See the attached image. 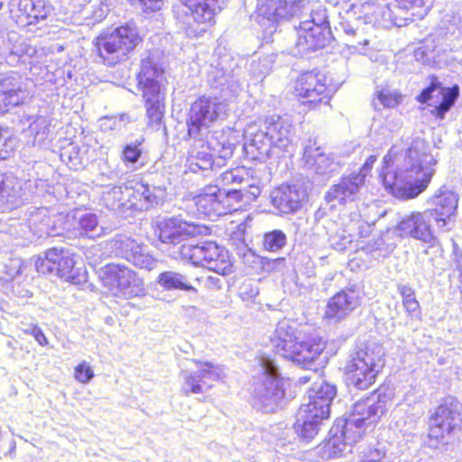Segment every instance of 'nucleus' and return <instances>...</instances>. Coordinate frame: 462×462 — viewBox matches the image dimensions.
Wrapping results in <instances>:
<instances>
[{
  "instance_id": "obj_56",
  "label": "nucleus",
  "mask_w": 462,
  "mask_h": 462,
  "mask_svg": "<svg viewBox=\"0 0 462 462\" xmlns=\"http://www.w3.org/2000/svg\"><path fill=\"white\" fill-rule=\"evenodd\" d=\"M344 32L349 35H355L356 33V30L349 24L343 25Z\"/></svg>"
},
{
  "instance_id": "obj_57",
  "label": "nucleus",
  "mask_w": 462,
  "mask_h": 462,
  "mask_svg": "<svg viewBox=\"0 0 462 462\" xmlns=\"http://www.w3.org/2000/svg\"><path fill=\"white\" fill-rule=\"evenodd\" d=\"M366 45L368 44V41L367 40H364L363 42H356V44L355 42H353L352 44H348L349 47H353V48H357V45Z\"/></svg>"
},
{
  "instance_id": "obj_27",
  "label": "nucleus",
  "mask_w": 462,
  "mask_h": 462,
  "mask_svg": "<svg viewBox=\"0 0 462 462\" xmlns=\"http://www.w3.org/2000/svg\"><path fill=\"white\" fill-rule=\"evenodd\" d=\"M328 418L300 404L296 414L293 430L300 440L311 441L319 433L321 423Z\"/></svg>"
},
{
  "instance_id": "obj_60",
  "label": "nucleus",
  "mask_w": 462,
  "mask_h": 462,
  "mask_svg": "<svg viewBox=\"0 0 462 462\" xmlns=\"http://www.w3.org/2000/svg\"><path fill=\"white\" fill-rule=\"evenodd\" d=\"M374 106L375 107V109H378L377 103L374 102Z\"/></svg>"
},
{
  "instance_id": "obj_24",
  "label": "nucleus",
  "mask_w": 462,
  "mask_h": 462,
  "mask_svg": "<svg viewBox=\"0 0 462 462\" xmlns=\"http://www.w3.org/2000/svg\"><path fill=\"white\" fill-rule=\"evenodd\" d=\"M303 161L308 170L320 176L329 177L341 167L333 153H327L312 140L304 146Z\"/></svg>"
},
{
  "instance_id": "obj_17",
  "label": "nucleus",
  "mask_w": 462,
  "mask_h": 462,
  "mask_svg": "<svg viewBox=\"0 0 462 462\" xmlns=\"http://www.w3.org/2000/svg\"><path fill=\"white\" fill-rule=\"evenodd\" d=\"M154 236L162 243L179 244L189 236L202 233L203 226L188 222L180 217H158L152 223Z\"/></svg>"
},
{
  "instance_id": "obj_41",
  "label": "nucleus",
  "mask_w": 462,
  "mask_h": 462,
  "mask_svg": "<svg viewBox=\"0 0 462 462\" xmlns=\"http://www.w3.org/2000/svg\"><path fill=\"white\" fill-rule=\"evenodd\" d=\"M165 196L166 191L164 189L161 187H152V189H151L146 184V204H149V206L152 207L160 204L163 201ZM147 208L148 205H146V208Z\"/></svg>"
},
{
  "instance_id": "obj_31",
  "label": "nucleus",
  "mask_w": 462,
  "mask_h": 462,
  "mask_svg": "<svg viewBox=\"0 0 462 462\" xmlns=\"http://www.w3.org/2000/svg\"><path fill=\"white\" fill-rule=\"evenodd\" d=\"M188 171L200 174L205 178H211L217 169L215 164L214 154L206 150L193 151L187 159Z\"/></svg>"
},
{
  "instance_id": "obj_43",
  "label": "nucleus",
  "mask_w": 462,
  "mask_h": 462,
  "mask_svg": "<svg viewBox=\"0 0 462 462\" xmlns=\"http://www.w3.org/2000/svg\"><path fill=\"white\" fill-rule=\"evenodd\" d=\"M14 145L10 136L4 133L0 126V160H5L14 152Z\"/></svg>"
},
{
  "instance_id": "obj_28",
  "label": "nucleus",
  "mask_w": 462,
  "mask_h": 462,
  "mask_svg": "<svg viewBox=\"0 0 462 462\" xmlns=\"http://www.w3.org/2000/svg\"><path fill=\"white\" fill-rule=\"evenodd\" d=\"M364 183L362 175L352 173L348 176H343L337 184L329 189L326 199L330 203L346 204L353 202L357 199Z\"/></svg>"
},
{
  "instance_id": "obj_25",
  "label": "nucleus",
  "mask_w": 462,
  "mask_h": 462,
  "mask_svg": "<svg viewBox=\"0 0 462 462\" xmlns=\"http://www.w3.org/2000/svg\"><path fill=\"white\" fill-rule=\"evenodd\" d=\"M359 304V291L354 287L346 288L328 300L324 319L329 323H338L345 319Z\"/></svg>"
},
{
  "instance_id": "obj_38",
  "label": "nucleus",
  "mask_w": 462,
  "mask_h": 462,
  "mask_svg": "<svg viewBox=\"0 0 462 462\" xmlns=\"http://www.w3.org/2000/svg\"><path fill=\"white\" fill-rule=\"evenodd\" d=\"M212 77L215 84V88H224L225 87L229 88L233 86L235 82L234 79V70L225 69L223 67L216 68L212 71Z\"/></svg>"
},
{
  "instance_id": "obj_44",
  "label": "nucleus",
  "mask_w": 462,
  "mask_h": 462,
  "mask_svg": "<svg viewBox=\"0 0 462 462\" xmlns=\"http://www.w3.org/2000/svg\"><path fill=\"white\" fill-rule=\"evenodd\" d=\"M165 6V0H146V16L148 14L155 13V23L160 27L162 24V17L161 11Z\"/></svg>"
},
{
  "instance_id": "obj_3",
  "label": "nucleus",
  "mask_w": 462,
  "mask_h": 462,
  "mask_svg": "<svg viewBox=\"0 0 462 462\" xmlns=\"http://www.w3.org/2000/svg\"><path fill=\"white\" fill-rule=\"evenodd\" d=\"M293 125L288 117L267 116L261 125L246 126L244 134V152L252 161L265 162L276 152L287 151L291 144Z\"/></svg>"
},
{
  "instance_id": "obj_5",
  "label": "nucleus",
  "mask_w": 462,
  "mask_h": 462,
  "mask_svg": "<svg viewBox=\"0 0 462 462\" xmlns=\"http://www.w3.org/2000/svg\"><path fill=\"white\" fill-rule=\"evenodd\" d=\"M384 349L375 342H357L349 352L344 367L348 383L365 390L384 366Z\"/></svg>"
},
{
  "instance_id": "obj_54",
  "label": "nucleus",
  "mask_w": 462,
  "mask_h": 462,
  "mask_svg": "<svg viewBox=\"0 0 462 462\" xmlns=\"http://www.w3.org/2000/svg\"><path fill=\"white\" fill-rule=\"evenodd\" d=\"M8 196L5 174L0 173V203Z\"/></svg>"
},
{
  "instance_id": "obj_35",
  "label": "nucleus",
  "mask_w": 462,
  "mask_h": 462,
  "mask_svg": "<svg viewBox=\"0 0 462 462\" xmlns=\"http://www.w3.org/2000/svg\"><path fill=\"white\" fill-rule=\"evenodd\" d=\"M287 243V236L282 230L267 232L263 236V247L270 252L281 250Z\"/></svg>"
},
{
  "instance_id": "obj_58",
  "label": "nucleus",
  "mask_w": 462,
  "mask_h": 462,
  "mask_svg": "<svg viewBox=\"0 0 462 462\" xmlns=\"http://www.w3.org/2000/svg\"><path fill=\"white\" fill-rule=\"evenodd\" d=\"M310 381V378L308 376H301L299 378V383H307Z\"/></svg>"
},
{
  "instance_id": "obj_21",
  "label": "nucleus",
  "mask_w": 462,
  "mask_h": 462,
  "mask_svg": "<svg viewBox=\"0 0 462 462\" xmlns=\"http://www.w3.org/2000/svg\"><path fill=\"white\" fill-rule=\"evenodd\" d=\"M458 95V88H442L436 79L431 81L430 85L424 88L417 97V101L421 104L428 103L432 106L431 114L437 119L443 120L446 113L453 106Z\"/></svg>"
},
{
  "instance_id": "obj_32",
  "label": "nucleus",
  "mask_w": 462,
  "mask_h": 462,
  "mask_svg": "<svg viewBox=\"0 0 462 462\" xmlns=\"http://www.w3.org/2000/svg\"><path fill=\"white\" fill-rule=\"evenodd\" d=\"M195 204L198 210L202 214L208 216L226 215L217 186L208 187L204 193L195 198Z\"/></svg>"
},
{
  "instance_id": "obj_22",
  "label": "nucleus",
  "mask_w": 462,
  "mask_h": 462,
  "mask_svg": "<svg viewBox=\"0 0 462 462\" xmlns=\"http://www.w3.org/2000/svg\"><path fill=\"white\" fill-rule=\"evenodd\" d=\"M458 203L457 195L448 189H440L430 199V207L426 210L442 232L451 229L449 221L455 214Z\"/></svg>"
},
{
  "instance_id": "obj_20",
  "label": "nucleus",
  "mask_w": 462,
  "mask_h": 462,
  "mask_svg": "<svg viewBox=\"0 0 462 462\" xmlns=\"http://www.w3.org/2000/svg\"><path fill=\"white\" fill-rule=\"evenodd\" d=\"M50 8L45 0H11L9 3L10 19L19 28H25L45 20Z\"/></svg>"
},
{
  "instance_id": "obj_30",
  "label": "nucleus",
  "mask_w": 462,
  "mask_h": 462,
  "mask_svg": "<svg viewBox=\"0 0 462 462\" xmlns=\"http://www.w3.org/2000/svg\"><path fill=\"white\" fill-rule=\"evenodd\" d=\"M23 88L9 76H0V116L23 103Z\"/></svg>"
},
{
  "instance_id": "obj_49",
  "label": "nucleus",
  "mask_w": 462,
  "mask_h": 462,
  "mask_svg": "<svg viewBox=\"0 0 462 462\" xmlns=\"http://www.w3.org/2000/svg\"><path fill=\"white\" fill-rule=\"evenodd\" d=\"M141 155L140 150L134 145H127L125 147L123 152L124 161L129 162H134L138 160Z\"/></svg>"
},
{
  "instance_id": "obj_11",
  "label": "nucleus",
  "mask_w": 462,
  "mask_h": 462,
  "mask_svg": "<svg viewBox=\"0 0 462 462\" xmlns=\"http://www.w3.org/2000/svg\"><path fill=\"white\" fill-rule=\"evenodd\" d=\"M180 254L192 264L208 268L218 274L226 275L232 270L228 252L215 242L183 245Z\"/></svg>"
},
{
  "instance_id": "obj_33",
  "label": "nucleus",
  "mask_w": 462,
  "mask_h": 462,
  "mask_svg": "<svg viewBox=\"0 0 462 462\" xmlns=\"http://www.w3.org/2000/svg\"><path fill=\"white\" fill-rule=\"evenodd\" d=\"M156 282L169 291L180 290L194 293L198 292V290L189 283L188 278L180 273L173 271L162 272L158 275Z\"/></svg>"
},
{
  "instance_id": "obj_26",
  "label": "nucleus",
  "mask_w": 462,
  "mask_h": 462,
  "mask_svg": "<svg viewBox=\"0 0 462 462\" xmlns=\"http://www.w3.org/2000/svg\"><path fill=\"white\" fill-rule=\"evenodd\" d=\"M426 210L423 212H413L399 223L398 230L402 236H410L424 243H434L435 236L430 227L432 217Z\"/></svg>"
},
{
  "instance_id": "obj_6",
  "label": "nucleus",
  "mask_w": 462,
  "mask_h": 462,
  "mask_svg": "<svg viewBox=\"0 0 462 462\" xmlns=\"http://www.w3.org/2000/svg\"><path fill=\"white\" fill-rule=\"evenodd\" d=\"M142 37L135 26L125 23L111 32H100L93 41L97 56L108 67L125 61L142 42Z\"/></svg>"
},
{
  "instance_id": "obj_7",
  "label": "nucleus",
  "mask_w": 462,
  "mask_h": 462,
  "mask_svg": "<svg viewBox=\"0 0 462 462\" xmlns=\"http://www.w3.org/2000/svg\"><path fill=\"white\" fill-rule=\"evenodd\" d=\"M165 57L163 51L156 50L146 59V115L149 125L155 130L162 126L164 105L162 88L166 83Z\"/></svg>"
},
{
  "instance_id": "obj_4",
  "label": "nucleus",
  "mask_w": 462,
  "mask_h": 462,
  "mask_svg": "<svg viewBox=\"0 0 462 462\" xmlns=\"http://www.w3.org/2000/svg\"><path fill=\"white\" fill-rule=\"evenodd\" d=\"M271 341L276 354L303 365L314 362L326 348V341L319 337L301 338L288 319L277 323Z\"/></svg>"
},
{
  "instance_id": "obj_59",
  "label": "nucleus",
  "mask_w": 462,
  "mask_h": 462,
  "mask_svg": "<svg viewBox=\"0 0 462 462\" xmlns=\"http://www.w3.org/2000/svg\"><path fill=\"white\" fill-rule=\"evenodd\" d=\"M145 264H146V269L148 270H152L153 267L152 266L151 263H150V259L148 258V255H146V262H145Z\"/></svg>"
},
{
  "instance_id": "obj_40",
  "label": "nucleus",
  "mask_w": 462,
  "mask_h": 462,
  "mask_svg": "<svg viewBox=\"0 0 462 462\" xmlns=\"http://www.w3.org/2000/svg\"><path fill=\"white\" fill-rule=\"evenodd\" d=\"M94 376L95 374L92 367L86 361L80 362L74 368V378L80 383H89Z\"/></svg>"
},
{
  "instance_id": "obj_14",
  "label": "nucleus",
  "mask_w": 462,
  "mask_h": 462,
  "mask_svg": "<svg viewBox=\"0 0 462 462\" xmlns=\"http://www.w3.org/2000/svg\"><path fill=\"white\" fill-rule=\"evenodd\" d=\"M222 106V103L216 97H202L196 100L191 105L187 122L189 135L194 139L201 138L219 116Z\"/></svg>"
},
{
  "instance_id": "obj_53",
  "label": "nucleus",
  "mask_w": 462,
  "mask_h": 462,
  "mask_svg": "<svg viewBox=\"0 0 462 462\" xmlns=\"http://www.w3.org/2000/svg\"><path fill=\"white\" fill-rule=\"evenodd\" d=\"M384 245V241L382 237L377 238L373 244L368 243L365 246H363V250L366 254H373L377 250H380L382 246Z\"/></svg>"
},
{
  "instance_id": "obj_29",
  "label": "nucleus",
  "mask_w": 462,
  "mask_h": 462,
  "mask_svg": "<svg viewBox=\"0 0 462 462\" xmlns=\"http://www.w3.org/2000/svg\"><path fill=\"white\" fill-rule=\"evenodd\" d=\"M337 394V388L334 384L321 382L316 383L304 397L301 405L310 408L315 412L327 418L330 413V403Z\"/></svg>"
},
{
  "instance_id": "obj_42",
  "label": "nucleus",
  "mask_w": 462,
  "mask_h": 462,
  "mask_svg": "<svg viewBox=\"0 0 462 462\" xmlns=\"http://www.w3.org/2000/svg\"><path fill=\"white\" fill-rule=\"evenodd\" d=\"M216 154L214 155L215 164L217 168H221L226 164V160L230 159L233 155V145L229 143H223L219 150H216Z\"/></svg>"
},
{
  "instance_id": "obj_1",
  "label": "nucleus",
  "mask_w": 462,
  "mask_h": 462,
  "mask_svg": "<svg viewBox=\"0 0 462 462\" xmlns=\"http://www.w3.org/2000/svg\"><path fill=\"white\" fill-rule=\"evenodd\" d=\"M437 160L430 153L425 140L414 139L406 150L403 162L397 171L383 167L380 178L385 189L394 197L410 199L418 197L429 186Z\"/></svg>"
},
{
  "instance_id": "obj_18",
  "label": "nucleus",
  "mask_w": 462,
  "mask_h": 462,
  "mask_svg": "<svg viewBox=\"0 0 462 462\" xmlns=\"http://www.w3.org/2000/svg\"><path fill=\"white\" fill-rule=\"evenodd\" d=\"M226 2L227 0H181L183 6L175 13L178 19L184 15L182 23L188 28L192 26V22L211 25L215 15L224 8Z\"/></svg>"
},
{
  "instance_id": "obj_55",
  "label": "nucleus",
  "mask_w": 462,
  "mask_h": 462,
  "mask_svg": "<svg viewBox=\"0 0 462 462\" xmlns=\"http://www.w3.org/2000/svg\"><path fill=\"white\" fill-rule=\"evenodd\" d=\"M283 261V258L274 259L272 263H267L268 266H263V269L270 272L271 270L278 268L280 265H282Z\"/></svg>"
},
{
  "instance_id": "obj_36",
  "label": "nucleus",
  "mask_w": 462,
  "mask_h": 462,
  "mask_svg": "<svg viewBox=\"0 0 462 462\" xmlns=\"http://www.w3.org/2000/svg\"><path fill=\"white\" fill-rule=\"evenodd\" d=\"M375 95L379 104L384 108H394L399 106L403 99V96L401 92L389 88L378 90Z\"/></svg>"
},
{
  "instance_id": "obj_39",
  "label": "nucleus",
  "mask_w": 462,
  "mask_h": 462,
  "mask_svg": "<svg viewBox=\"0 0 462 462\" xmlns=\"http://www.w3.org/2000/svg\"><path fill=\"white\" fill-rule=\"evenodd\" d=\"M98 225L97 217L93 213L82 215L78 222V231L81 236H88L89 232L95 230Z\"/></svg>"
},
{
  "instance_id": "obj_16",
  "label": "nucleus",
  "mask_w": 462,
  "mask_h": 462,
  "mask_svg": "<svg viewBox=\"0 0 462 462\" xmlns=\"http://www.w3.org/2000/svg\"><path fill=\"white\" fill-rule=\"evenodd\" d=\"M294 91L301 103L311 108L319 103L328 104L329 100L327 77L319 71L302 73L295 83Z\"/></svg>"
},
{
  "instance_id": "obj_23",
  "label": "nucleus",
  "mask_w": 462,
  "mask_h": 462,
  "mask_svg": "<svg viewBox=\"0 0 462 462\" xmlns=\"http://www.w3.org/2000/svg\"><path fill=\"white\" fill-rule=\"evenodd\" d=\"M307 191L300 184H282L271 193L273 206L281 215L299 211L307 199Z\"/></svg>"
},
{
  "instance_id": "obj_19",
  "label": "nucleus",
  "mask_w": 462,
  "mask_h": 462,
  "mask_svg": "<svg viewBox=\"0 0 462 462\" xmlns=\"http://www.w3.org/2000/svg\"><path fill=\"white\" fill-rule=\"evenodd\" d=\"M198 370L196 372L182 371L180 375L184 381L182 391L186 395L189 393H203L212 387L224 375L223 369L212 362L194 361Z\"/></svg>"
},
{
  "instance_id": "obj_12",
  "label": "nucleus",
  "mask_w": 462,
  "mask_h": 462,
  "mask_svg": "<svg viewBox=\"0 0 462 462\" xmlns=\"http://www.w3.org/2000/svg\"><path fill=\"white\" fill-rule=\"evenodd\" d=\"M332 40V34L327 17L322 14H311V20L300 22L298 30L296 48L300 55L324 49Z\"/></svg>"
},
{
  "instance_id": "obj_47",
  "label": "nucleus",
  "mask_w": 462,
  "mask_h": 462,
  "mask_svg": "<svg viewBox=\"0 0 462 462\" xmlns=\"http://www.w3.org/2000/svg\"><path fill=\"white\" fill-rule=\"evenodd\" d=\"M240 170L235 169L231 171H226L220 175V182L223 185H230L234 183H241L243 181V178L240 175Z\"/></svg>"
},
{
  "instance_id": "obj_37",
  "label": "nucleus",
  "mask_w": 462,
  "mask_h": 462,
  "mask_svg": "<svg viewBox=\"0 0 462 462\" xmlns=\"http://www.w3.org/2000/svg\"><path fill=\"white\" fill-rule=\"evenodd\" d=\"M219 194L221 195V201L224 206V209L226 210V214L231 210H236V204L242 201L244 197L242 190L238 189H231L227 190H221L219 189Z\"/></svg>"
},
{
  "instance_id": "obj_46",
  "label": "nucleus",
  "mask_w": 462,
  "mask_h": 462,
  "mask_svg": "<svg viewBox=\"0 0 462 462\" xmlns=\"http://www.w3.org/2000/svg\"><path fill=\"white\" fill-rule=\"evenodd\" d=\"M23 332L24 334L32 336L41 346H46L49 344V340H48L47 337L45 336L44 332L36 324L32 325L29 329H23Z\"/></svg>"
},
{
  "instance_id": "obj_48",
  "label": "nucleus",
  "mask_w": 462,
  "mask_h": 462,
  "mask_svg": "<svg viewBox=\"0 0 462 462\" xmlns=\"http://www.w3.org/2000/svg\"><path fill=\"white\" fill-rule=\"evenodd\" d=\"M397 291L401 294L403 302H409L416 299L415 291L408 284H398Z\"/></svg>"
},
{
  "instance_id": "obj_45",
  "label": "nucleus",
  "mask_w": 462,
  "mask_h": 462,
  "mask_svg": "<svg viewBox=\"0 0 462 462\" xmlns=\"http://www.w3.org/2000/svg\"><path fill=\"white\" fill-rule=\"evenodd\" d=\"M362 462H389L386 450L382 448H370L365 452Z\"/></svg>"
},
{
  "instance_id": "obj_50",
  "label": "nucleus",
  "mask_w": 462,
  "mask_h": 462,
  "mask_svg": "<svg viewBox=\"0 0 462 462\" xmlns=\"http://www.w3.org/2000/svg\"><path fill=\"white\" fill-rule=\"evenodd\" d=\"M383 15L388 16L390 19H392V24L394 26L402 27L407 24V18L399 17L398 14L390 8L385 9L383 12Z\"/></svg>"
},
{
  "instance_id": "obj_15",
  "label": "nucleus",
  "mask_w": 462,
  "mask_h": 462,
  "mask_svg": "<svg viewBox=\"0 0 462 462\" xmlns=\"http://www.w3.org/2000/svg\"><path fill=\"white\" fill-rule=\"evenodd\" d=\"M99 280L110 296L129 299L134 294L135 274L125 266L106 264L100 270Z\"/></svg>"
},
{
  "instance_id": "obj_8",
  "label": "nucleus",
  "mask_w": 462,
  "mask_h": 462,
  "mask_svg": "<svg viewBox=\"0 0 462 462\" xmlns=\"http://www.w3.org/2000/svg\"><path fill=\"white\" fill-rule=\"evenodd\" d=\"M260 365L263 374L253 391L254 404L265 412H274L284 399L283 382L273 359L261 356Z\"/></svg>"
},
{
  "instance_id": "obj_13",
  "label": "nucleus",
  "mask_w": 462,
  "mask_h": 462,
  "mask_svg": "<svg viewBox=\"0 0 462 462\" xmlns=\"http://www.w3.org/2000/svg\"><path fill=\"white\" fill-rule=\"evenodd\" d=\"M308 0H257L251 19L264 29H272L282 19H289L306 6Z\"/></svg>"
},
{
  "instance_id": "obj_51",
  "label": "nucleus",
  "mask_w": 462,
  "mask_h": 462,
  "mask_svg": "<svg viewBox=\"0 0 462 462\" xmlns=\"http://www.w3.org/2000/svg\"><path fill=\"white\" fill-rule=\"evenodd\" d=\"M402 306L405 309L408 316L411 318L417 317L420 314V303L417 299L409 302H403Z\"/></svg>"
},
{
  "instance_id": "obj_10",
  "label": "nucleus",
  "mask_w": 462,
  "mask_h": 462,
  "mask_svg": "<svg viewBox=\"0 0 462 462\" xmlns=\"http://www.w3.org/2000/svg\"><path fill=\"white\" fill-rule=\"evenodd\" d=\"M75 254L66 248L51 247L34 262L35 270L42 276H55L73 284L80 282L79 272L75 267Z\"/></svg>"
},
{
  "instance_id": "obj_2",
  "label": "nucleus",
  "mask_w": 462,
  "mask_h": 462,
  "mask_svg": "<svg viewBox=\"0 0 462 462\" xmlns=\"http://www.w3.org/2000/svg\"><path fill=\"white\" fill-rule=\"evenodd\" d=\"M387 397L379 391L354 403L344 420H337L330 430L328 448L335 456H341L347 446L356 443L364 434L374 430L386 411Z\"/></svg>"
},
{
  "instance_id": "obj_52",
  "label": "nucleus",
  "mask_w": 462,
  "mask_h": 462,
  "mask_svg": "<svg viewBox=\"0 0 462 462\" xmlns=\"http://www.w3.org/2000/svg\"><path fill=\"white\" fill-rule=\"evenodd\" d=\"M376 161V157L374 155L369 156L365 162L364 163L363 167L360 169L358 173H355L356 175H362L363 181L365 182V177L368 174V172L371 171L374 163Z\"/></svg>"
},
{
  "instance_id": "obj_34",
  "label": "nucleus",
  "mask_w": 462,
  "mask_h": 462,
  "mask_svg": "<svg viewBox=\"0 0 462 462\" xmlns=\"http://www.w3.org/2000/svg\"><path fill=\"white\" fill-rule=\"evenodd\" d=\"M276 55L274 53L263 54L250 63L249 70L256 79H263L268 75L273 66Z\"/></svg>"
},
{
  "instance_id": "obj_9",
  "label": "nucleus",
  "mask_w": 462,
  "mask_h": 462,
  "mask_svg": "<svg viewBox=\"0 0 462 462\" xmlns=\"http://www.w3.org/2000/svg\"><path fill=\"white\" fill-rule=\"evenodd\" d=\"M462 404L453 396L443 398L430 418L428 446L438 448L447 444L445 438L450 435L462 421Z\"/></svg>"
}]
</instances>
